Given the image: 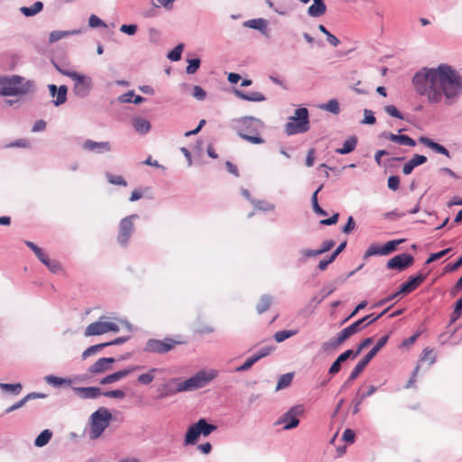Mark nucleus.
Masks as SVG:
<instances>
[{
  "instance_id": "41",
  "label": "nucleus",
  "mask_w": 462,
  "mask_h": 462,
  "mask_svg": "<svg viewBox=\"0 0 462 462\" xmlns=\"http://www.w3.org/2000/svg\"><path fill=\"white\" fill-rule=\"evenodd\" d=\"M106 177L109 183L114 185L126 186L125 180L121 175H114L112 173H106Z\"/></svg>"
},
{
  "instance_id": "35",
  "label": "nucleus",
  "mask_w": 462,
  "mask_h": 462,
  "mask_svg": "<svg viewBox=\"0 0 462 462\" xmlns=\"http://www.w3.org/2000/svg\"><path fill=\"white\" fill-rule=\"evenodd\" d=\"M51 436H52V433H51V430H44L36 438V439L34 441L35 446H37V447H43L44 445H46L50 441Z\"/></svg>"
},
{
  "instance_id": "60",
  "label": "nucleus",
  "mask_w": 462,
  "mask_h": 462,
  "mask_svg": "<svg viewBox=\"0 0 462 462\" xmlns=\"http://www.w3.org/2000/svg\"><path fill=\"white\" fill-rule=\"evenodd\" d=\"M335 244L336 243L333 240H325L322 243L321 248H319L320 254H322L331 250L334 247Z\"/></svg>"
},
{
  "instance_id": "64",
  "label": "nucleus",
  "mask_w": 462,
  "mask_h": 462,
  "mask_svg": "<svg viewBox=\"0 0 462 462\" xmlns=\"http://www.w3.org/2000/svg\"><path fill=\"white\" fill-rule=\"evenodd\" d=\"M355 228V221L353 219V217H349L347 219L346 224L344 226L342 231L346 234L350 233Z\"/></svg>"
},
{
  "instance_id": "52",
  "label": "nucleus",
  "mask_w": 462,
  "mask_h": 462,
  "mask_svg": "<svg viewBox=\"0 0 462 462\" xmlns=\"http://www.w3.org/2000/svg\"><path fill=\"white\" fill-rule=\"evenodd\" d=\"M385 112L395 118L403 119L402 113L393 105L385 106Z\"/></svg>"
},
{
  "instance_id": "54",
  "label": "nucleus",
  "mask_w": 462,
  "mask_h": 462,
  "mask_svg": "<svg viewBox=\"0 0 462 462\" xmlns=\"http://www.w3.org/2000/svg\"><path fill=\"white\" fill-rule=\"evenodd\" d=\"M388 188L392 190H397L400 186V178L398 176H390L388 178Z\"/></svg>"
},
{
  "instance_id": "50",
  "label": "nucleus",
  "mask_w": 462,
  "mask_h": 462,
  "mask_svg": "<svg viewBox=\"0 0 462 462\" xmlns=\"http://www.w3.org/2000/svg\"><path fill=\"white\" fill-rule=\"evenodd\" d=\"M461 310H462V297L457 300L455 304L454 311L451 315V322H455L457 319L461 316Z\"/></svg>"
},
{
  "instance_id": "63",
  "label": "nucleus",
  "mask_w": 462,
  "mask_h": 462,
  "mask_svg": "<svg viewBox=\"0 0 462 462\" xmlns=\"http://www.w3.org/2000/svg\"><path fill=\"white\" fill-rule=\"evenodd\" d=\"M355 436L356 434L354 430L346 429L343 433V439L346 442L353 443L355 440Z\"/></svg>"
},
{
  "instance_id": "18",
  "label": "nucleus",
  "mask_w": 462,
  "mask_h": 462,
  "mask_svg": "<svg viewBox=\"0 0 462 462\" xmlns=\"http://www.w3.org/2000/svg\"><path fill=\"white\" fill-rule=\"evenodd\" d=\"M83 149L97 153L106 152L111 150L109 142H95L92 140H87L83 143Z\"/></svg>"
},
{
  "instance_id": "6",
  "label": "nucleus",
  "mask_w": 462,
  "mask_h": 462,
  "mask_svg": "<svg viewBox=\"0 0 462 462\" xmlns=\"http://www.w3.org/2000/svg\"><path fill=\"white\" fill-rule=\"evenodd\" d=\"M112 418L110 411L106 408H100L91 415L90 438L95 439L101 436L108 427Z\"/></svg>"
},
{
  "instance_id": "12",
  "label": "nucleus",
  "mask_w": 462,
  "mask_h": 462,
  "mask_svg": "<svg viewBox=\"0 0 462 462\" xmlns=\"http://www.w3.org/2000/svg\"><path fill=\"white\" fill-rule=\"evenodd\" d=\"M403 241V239L392 240L382 246L377 244H372L366 250L365 254V258H368L374 255H388L391 253L394 252L396 250L397 245L402 244Z\"/></svg>"
},
{
  "instance_id": "37",
  "label": "nucleus",
  "mask_w": 462,
  "mask_h": 462,
  "mask_svg": "<svg viewBox=\"0 0 462 462\" xmlns=\"http://www.w3.org/2000/svg\"><path fill=\"white\" fill-rule=\"evenodd\" d=\"M297 330H281L274 334L273 337L276 342L281 343L285 339L297 334Z\"/></svg>"
},
{
  "instance_id": "59",
  "label": "nucleus",
  "mask_w": 462,
  "mask_h": 462,
  "mask_svg": "<svg viewBox=\"0 0 462 462\" xmlns=\"http://www.w3.org/2000/svg\"><path fill=\"white\" fill-rule=\"evenodd\" d=\"M376 119L372 111L365 109V118L363 120L364 124L374 125Z\"/></svg>"
},
{
  "instance_id": "17",
  "label": "nucleus",
  "mask_w": 462,
  "mask_h": 462,
  "mask_svg": "<svg viewBox=\"0 0 462 462\" xmlns=\"http://www.w3.org/2000/svg\"><path fill=\"white\" fill-rule=\"evenodd\" d=\"M137 369H139V366H131V367H127L125 369L117 371L114 374H111L104 377L100 381V383L101 384H109V383H115L116 381L121 380L122 378H125V376L129 375L130 374L136 371Z\"/></svg>"
},
{
  "instance_id": "43",
  "label": "nucleus",
  "mask_w": 462,
  "mask_h": 462,
  "mask_svg": "<svg viewBox=\"0 0 462 462\" xmlns=\"http://www.w3.org/2000/svg\"><path fill=\"white\" fill-rule=\"evenodd\" d=\"M43 264L53 273H57L62 270L61 264L56 260H51L49 258Z\"/></svg>"
},
{
  "instance_id": "10",
  "label": "nucleus",
  "mask_w": 462,
  "mask_h": 462,
  "mask_svg": "<svg viewBox=\"0 0 462 462\" xmlns=\"http://www.w3.org/2000/svg\"><path fill=\"white\" fill-rule=\"evenodd\" d=\"M109 331L118 332L119 326L114 322L98 320L89 324L87 327L84 335L86 337H91L102 335Z\"/></svg>"
},
{
  "instance_id": "22",
  "label": "nucleus",
  "mask_w": 462,
  "mask_h": 462,
  "mask_svg": "<svg viewBox=\"0 0 462 462\" xmlns=\"http://www.w3.org/2000/svg\"><path fill=\"white\" fill-rule=\"evenodd\" d=\"M49 89L51 97L56 96V99L54 100L55 106H60L65 103L68 88L66 86H60L58 89L57 87L53 84L49 85Z\"/></svg>"
},
{
  "instance_id": "49",
  "label": "nucleus",
  "mask_w": 462,
  "mask_h": 462,
  "mask_svg": "<svg viewBox=\"0 0 462 462\" xmlns=\"http://www.w3.org/2000/svg\"><path fill=\"white\" fill-rule=\"evenodd\" d=\"M102 395H104L106 397H109V398H114V399H124L125 396V393L122 390H113V391H106L104 393L102 392Z\"/></svg>"
},
{
  "instance_id": "16",
  "label": "nucleus",
  "mask_w": 462,
  "mask_h": 462,
  "mask_svg": "<svg viewBox=\"0 0 462 462\" xmlns=\"http://www.w3.org/2000/svg\"><path fill=\"white\" fill-rule=\"evenodd\" d=\"M426 276L419 274L414 277H410L407 282L402 284L398 293H410L416 290L425 280Z\"/></svg>"
},
{
  "instance_id": "29",
  "label": "nucleus",
  "mask_w": 462,
  "mask_h": 462,
  "mask_svg": "<svg viewBox=\"0 0 462 462\" xmlns=\"http://www.w3.org/2000/svg\"><path fill=\"white\" fill-rule=\"evenodd\" d=\"M368 363L369 362L365 357L363 359H361L356 364L355 368L352 370V372H351L348 379L346 380V383H348L356 380L359 376V374L364 371V369L366 367Z\"/></svg>"
},
{
  "instance_id": "53",
  "label": "nucleus",
  "mask_w": 462,
  "mask_h": 462,
  "mask_svg": "<svg viewBox=\"0 0 462 462\" xmlns=\"http://www.w3.org/2000/svg\"><path fill=\"white\" fill-rule=\"evenodd\" d=\"M451 249L450 248H447L445 250H442L439 253H435V254H430V256L427 259L426 261V263L429 264L434 261H437L439 259H440L441 257H443L444 255H446Z\"/></svg>"
},
{
  "instance_id": "51",
  "label": "nucleus",
  "mask_w": 462,
  "mask_h": 462,
  "mask_svg": "<svg viewBox=\"0 0 462 462\" xmlns=\"http://www.w3.org/2000/svg\"><path fill=\"white\" fill-rule=\"evenodd\" d=\"M200 60L199 59H193L189 60V65L186 68V72L188 74L195 73L199 68Z\"/></svg>"
},
{
  "instance_id": "34",
  "label": "nucleus",
  "mask_w": 462,
  "mask_h": 462,
  "mask_svg": "<svg viewBox=\"0 0 462 462\" xmlns=\"http://www.w3.org/2000/svg\"><path fill=\"white\" fill-rule=\"evenodd\" d=\"M372 316L373 314L367 315L352 323L350 326L346 327L347 329L350 331L351 335H355L356 333L365 328L366 325L365 324V322Z\"/></svg>"
},
{
  "instance_id": "40",
  "label": "nucleus",
  "mask_w": 462,
  "mask_h": 462,
  "mask_svg": "<svg viewBox=\"0 0 462 462\" xmlns=\"http://www.w3.org/2000/svg\"><path fill=\"white\" fill-rule=\"evenodd\" d=\"M292 374H285L282 375L277 383L276 389L280 390L289 386L292 381Z\"/></svg>"
},
{
  "instance_id": "56",
  "label": "nucleus",
  "mask_w": 462,
  "mask_h": 462,
  "mask_svg": "<svg viewBox=\"0 0 462 462\" xmlns=\"http://www.w3.org/2000/svg\"><path fill=\"white\" fill-rule=\"evenodd\" d=\"M88 24L92 28L100 27V26H106L104 22L100 20L97 15L92 14L89 17Z\"/></svg>"
},
{
  "instance_id": "11",
  "label": "nucleus",
  "mask_w": 462,
  "mask_h": 462,
  "mask_svg": "<svg viewBox=\"0 0 462 462\" xmlns=\"http://www.w3.org/2000/svg\"><path fill=\"white\" fill-rule=\"evenodd\" d=\"M137 217L138 216L136 214H134L124 217L120 221L119 232L117 236L118 243L124 245L127 244L134 232V220L136 219Z\"/></svg>"
},
{
  "instance_id": "28",
  "label": "nucleus",
  "mask_w": 462,
  "mask_h": 462,
  "mask_svg": "<svg viewBox=\"0 0 462 462\" xmlns=\"http://www.w3.org/2000/svg\"><path fill=\"white\" fill-rule=\"evenodd\" d=\"M236 95L238 97H240L241 99L247 100V101L259 102V101L265 100L264 96L262 93H260V92L245 93L243 91L236 90Z\"/></svg>"
},
{
  "instance_id": "19",
  "label": "nucleus",
  "mask_w": 462,
  "mask_h": 462,
  "mask_svg": "<svg viewBox=\"0 0 462 462\" xmlns=\"http://www.w3.org/2000/svg\"><path fill=\"white\" fill-rule=\"evenodd\" d=\"M352 335L350 331L347 329V328H345L342 329L337 336L333 338L330 342H325L322 344V349L324 351H328L330 348L337 347L340 346L342 343H344L348 337H350Z\"/></svg>"
},
{
  "instance_id": "46",
  "label": "nucleus",
  "mask_w": 462,
  "mask_h": 462,
  "mask_svg": "<svg viewBox=\"0 0 462 462\" xmlns=\"http://www.w3.org/2000/svg\"><path fill=\"white\" fill-rule=\"evenodd\" d=\"M46 382L49 383V384H51L53 386H60L62 385L63 383H69V381L66 380V379H63V378H60V377H58V376H54V375H49V376H46Z\"/></svg>"
},
{
  "instance_id": "61",
  "label": "nucleus",
  "mask_w": 462,
  "mask_h": 462,
  "mask_svg": "<svg viewBox=\"0 0 462 462\" xmlns=\"http://www.w3.org/2000/svg\"><path fill=\"white\" fill-rule=\"evenodd\" d=\"M338 213H335L331 217L320 220V224L323 226L335 225L338 221Z\"/></svg>"
},
{
  "instance_id": "45",
  "label": "nucleus",
  "mask_w": 462,
  "mask_h": 462,
  "mask_svg": "<svg viewBox=\"0 0 462 462\" xmlns=\"http://www.w3.org/2000/svg\"><path fill=\"white\" fill-rule=\"evenodd\" d=\"M258 360H257V357L254 356V355H253L251 357H249L242 365L238 366L236 368V372H244V371H247L248 369H250L253 365L254 363H256Z\"/></svg>"
},
{
  "instance_id": "5",
  "label": "nucleus",
  "mask_w": 462,
  "mask_h": 462,
  "mask_svg": "<svg viewBox=\"0 0 462 462\" xmlns=\"http://www.w3.org/2000/svg\"><path fill=\"white\" fill-rule=\"evenodd\" d=\"M284 128L288 135L307 132L310 128L308 109L305 107L296 109L294 116L289 118Z\"/></svg>"
},
{
  "instance_id": "44",
  "label": "nucleus",
  "mask_w": 462,
  "mask_h": 462,
  "mask_svg": "<svg viewBox=\"0 0 462 462\" xmlns=\"http://www.w3.org/2000/svg\"><path fill=\"white\" fill-rule=\"evenodd\" d=\"M325 110L329 111L335 115H337L340 111L339 104L336 99L329 100L327 104L322 106Z\"/></svg>"
},
{
  "instance_id": "55",
  "label": "nucleus",
  "mask_w": 462,
  "mask_h": 462,
  "mask_svg": "<svg viewBox=\"0 0 462 462\" xmlns=\"http://www.w3.org/2000/svg\"><path fill=\"white\" fill-rule=\"evenodd\" d=\"M137 31V26L135 24H123L120 27V32L126 33L128 35H134Z\"/></svg>"
},
{
  "instance_id": "15",
  "label": "nucleus",
  "mask_w": 462,
  "mask_h": 462,
  "mask_svg": "<svg viewBox=\"0 0 462 462\" xmlns=\"http://www.w3.org/2000/svg\"><path fill=\"white\" fill-rule=\"evenodd\" d=\"M113 363H115L113 357L99 358L88 368V372L91 374H102L107 371Z\"/></svg>"
},
{
  "instance_id": "58",
  "label": "nucleus",
  "mask_w": 462,
  "mask_h": 462,
  "mask_svg": "<svg viewBox=\"0 0 462 462\" xmlns=\"http://www.w3.org/2000/svg\"><path fill=\"white\" fill-rule=\"evenodd\" d=\"M410 162L414 167L421 165L427 162V157L424 155L415 154Z\"/></svg>"
},
{
  "instance_id": "9",
  "label": "nucleus",
  "mask_w": 462,
  "mask_h": 462,
  "mask_svg": "<svg viewBox=\"0 0 462 462\" xmlns=\"http://www.w3.org/2000/svg\"><path fill=\"white\" fill-rule=\"evenodd\" d=\"M181 341L166 337L163 340L149 339L145 346V350L152 353L165 354L173 349Z\"/></svg>"
},
{
  "instance_id": "62",
  "label": "nucleus",
  "mask_w": 462,
  "mask_h": 462,
  "mask_svg": "<svg viewBox=\"0 0 462 462\" xmlns=\"http://www.w3.org/2000/svg\"><path fill=\"white\" fill-rule=\"evenodd\" d=\"M372 343H373V337H367V338L364 339V340L360 343V345L358 346L357 350H356V352L355 353V356H358L364 348L367 347V346H370Z\"/></svg>"
},
{
  "instance_id": "14",
  "label": "nucleus",
  "mask_w": 462,
  "mask_h": 462,
  "mask_svg": "<svg viewBox=\"0 0 462 462\" xmlns=\"http://www.w3.org/2000/svg\"><path fill=\"white\" fill-rule=\"evenodd\" d=\"M414 258L410 254H401L393 256L387 263V268L402 271L413 263Z\"/></svg>"
},
{
  "instance_id": "31",
  "label": "nucleus",
  "mask_w": 462,
  "mask_h": 462,
  "mask_svg": "<svg viewBox=\"0 0 462 462\" xmlns=\"http://www.w3.org/2000/svg\"><path fill=\"white\" fill-rule=\"evenodd\" d=\"M42 397H44V394H40V393H29L24 398H23L22 400H20L14 405L10 406L6 410V412H11L14 410H17V409L23 407L25 404V402L29 400L35 399V398H42Z\"/></svg>"
},
{
  "instance_id": "57",
  "label": "nucleus",
  "mask_w": 462,
  "mask_h": 462,
  "mask_svg": "<svg viewBox=\"0 0 462 462\" xmlns=\"http://www.w3.org/2000/svg\"><path fill=\"white\" fill-rule=\"evenodd\" d=\"M193 97L199 100H203L206 97V91L199 86H194Z\"/></svg>"
},
{
  "instance_id": "24",
  "label": "nucleus",
  "mask_w": 462,
  "mask_h": 462,
  "mask_svg": "<svg viewBox=\"0 0 462 462\" xmlns=\"http://www.w3.org/2000/svg\"><path fill=\"white\" fill-rule=\"evenodd\" d=\"M386 138L393 143H399L401 145H406L413 147L416 145L415 141L408 135L405 134H388Z\"/></svg>"
},
{
  "instance_id": "42",
  "label": "nucleus",
  "mask_w": 462,
  "mask_h": 462,
  "mask_svg": "<svg viewBox=\"0 0 462 462\" xmlns=\"http://www.w3.org/2000/svg\"><path fill=\"white\" fill-rule=\"evenodd\" d=\"M183 51V44L177 45L169 54L167 55L168 59L172 61H178L181 58V53Z\"/></svg>"
},
{
  "instance_id": "13",
  "label": "nucleus",
  "mask_w": 462,
  "mask_h": 462,
  "mask_svg": "<svg viewBox=\"0 0 462 462\" xmlns=\"http://www.w3.org/2000/svg\"><path fill=\"white\" fill-rule=\"evenodd\" d=\"M304 411V407L302 405H297L290 409L279 420V423H284V430H291L296 428L300 420L298 416L302 414Z\"/></svg>"
},
{
  "instance_id": "48",
  "label": "nucleus",
  "mask_w": 462,
  "mask_h": 462,
  "mask_svg": "<svg viewBox=\"0 0 462 462\" xmlns=\"http://www.w3.org/2000/svg\"><path fill=\"white\" fill-rule=\"evenodd\" d=\"M69 33H70L69 32H65V31H53L50 34L49 41L51 43L56 42L58 41H60V39H62L63 37L69 35Z\"/></svg>"
},
{
  "instance_id": "2",
  "label": "nucleus",
  "mask_w": 462,
  "mask_h": 462,
  "mask_svg": "<svg viewBox=\"0 0 462 462\" xmlns=\"http://www.w3.org/2000/svg\"><path fill=\"white\" fill-rule=\"evenodd\" d=\"M261 126V121L252 116H245L234 121V128L239 136L254 144L264 143V140L258 135Z\"/></svg>"
},
{
  "instance_id": "38",
  "label": "nucleus",
  "mask_w": 462,
  "mask_h": 462,
  "mask_svg": "<svg viewBox=\"0 0 462 462\" xmlns=\"http://www.w3.org/2000/svg\"><path fill=\"white\" fill-rule=\"evenodd\" d=\"M420 361L427 362L429 365H432L436 361V356L432 349L426 347L422 351Z\"/></svg>"
},
{
  "instance_id": "1",
  "label": "nucleus",
  "mask_w": 462,
  "mask_h": 462,
  "mask_svg": "<svg viewBox=\"0 0 462 462\" xmlns=\"http://www.w3.org/2000/svg\"><path fill=\"white\" fill-rule=\"evenodd\" d=\"M411 83L415 92L433 105L444 102L450 106L462 94V75L445 63L436 68H421L412 77Z\"/></svg>"
},
{
  "instance_id": "36",
  "label": "nucleus",
  "mask_w": 462,
  "mask_h": 462,
  "mask_svg": "<svg viewBox=\"0 0 462 462\" xmlns=\"http://www.w3.org/2000/svg\"><path fill=\"white\" fill-rule=\"evenodd\" d=\"M108 343H101L97 345L91 346L88 347L83 353H82V358L86 359L87 357L93 356L97 354L101 349L105 348L106 346H108Z\"/></svg>"
},
{
  "instance_id": "32",
  "label": "nucleus",
  "mask_w": 462,
  "mask_h": 462,
  "mask_svg": "<svg viewBox=\"0 0 462 462\" xmlns=\"http://www.w3.org/2000/svg\"><path fill=\"white\" fill-rule=\"evenodd\" d=\"M133 125L134 129L141 134H146L151 129L150 122L143 118H135L133 122Z\"/></svg>"
},
{
  "instance_id": "3",
  "label": "nucleus",
  "mask_w": 462,
  "mask_h": 462,
  "mask_svg": "<svg viewBox=\"0 0 462 462\" xmlns=\"http://www.w3.org/2000/svg\"><path fill=\"white\" fill-rule=\"evenodd\" d=\"M19 76L0 77V96H18L29 91L30 83Z\"/></svg>"
},
{
  "instance_id": "30",
  "label": "nucleus",
  "mask_w": 462,
  "mask_h": 462,
  "mask_svg": "<svg viewBox=\"0 0 462 462\" xmlns=\"http://www.w3.org/2000/svg\"><path fill=\"white\" fill-rule=\"evenodd\" d=\"M272 303H273L272 296H270V295H263V296H261V298L259 299V301H258V303L256 305V311L259 314L263 313L264 311H266L270 308Z\"/></svg>"
},
{
  "instance_id": "21",
  "label": "nucleus",
  "mask_w": 462,
  "mask_h": 462,
  "mask_svg": "<svg viewBox=\"0 0 462 462\" xmlns=\"http://www.w3.org/2000/svg\"><path fill=\"white\" fill-rule=\"evenodd\" d=\"M74 391L83 399H95L102 395V391L98 387H76Z\"/></svg>"
},
{
  "instance_id": "26",
  "label": "nucleus",
  "mask_w": 462,
  "mask_h": 462,
  "mask_svg": "<svg viewBox=\"0 0 462 462\" xmlns=\"http://www.w3.org/2000/svg\"><path fill=\"white\" fill-rule=\"evenodd\" d=\"M356 143L357 138L356 136H350L344 142L343 146L337 149L336 152L339 154H347L355 150Z\"/></svg>"
},
{
  "instance_id": "23",
  "label": "nucleus",
  "mask_w": 462,
  "mask_h": 462,
  "mask_svg": "<svg viewBox=\"0 0 462 462\" xmlns=\"http://www.w3.org/2000/svg\"><path fill=\"white\" fill-rule=\"evenodd\" d=\"M327 7L323 0H313L308 8V14L311 17H319L326 13Z\"/></svg>"
},
{
  "instance_id": "47",
  "label": "nucleus",
  "mask_w": 462,
  "mask_h": 462,
  "mask_svg": "<svg viewBox=\"0 0 462 462\" xmlns=\"http://www.w3.org/2000/svg\"><path fill=\"white\" fill-rule=\"evenodd\" d=\"M0 387L3 390L10 391L15 394H18L22 390L21 383H0Z\"/></svg>"
},
{
  "instance_id": "25",
  "label": "nucleus",
  "mask_w": 462,
  "mask_h": 462,
  "mask_svg": "<svg viewBox=\"0 0 462 462\" xmlns=\"http://www.w3.org/2000/svg\"><path fill=\"white\" fill-rule=\"evenodd\" d=\"M244 25L248 28L255 29L267 35L268 22L263 18L252 19L245 22Z\"/></svg>"
},
{
  "instance_id": "33",
  "label": "nucleus",
  "mask_w": 462,
  "mask_h": 462,
  "mask_svg": "<svg viewBox=\"0 0 462 462\" xmlns=\"http://www.w3.org/2000/svg\"><path fill=\"white\" fill-rule=\"evenodd\" d=\"M42 7H43L42 3L38 1V2H35L30 7H26V6L21 7L20 11L25 16H32V15L38 14L39 12H41Z\"/></svg>"
},
{
  "instance_id": "27",
  "label": "nucleus",
  "mask_w": 462,
  "mask_h": 462,
  "mask_svg": "<svg viewBox=\"0 0 462 462\" xmlns=\"http://www.w3.org/2000/svg\"><path fill=\"white\" fill-rule=\"evenodd\" d=\"M388 339H389V336L388 335L382 337L377 341L375 346H374V347L365 356V358L368 362H370L374 358V356L381 350V348H383L385 346V344L387 343Z\"/></svg>"
},
{
  "instance_id": "7",
  "label": "nucleus",
  "mask_w": 462,
  "mask_h": 462,
  "mask_svg": "<svg viewBox=\"0 0 462 462\" xmlns=\"http://www.w3.org/2000/svg\"><path fill=\"white\" fill-rule=\"evenodd\" d=\"M216 430L217 427L215 425L208 423L205 419H200L188 429L184 443L185 445H193L200 435L207 437Z\"/></svg>"
},
{
  "instance_id": "4",
  "label": "nucleus",
  "mask_w": 462,
  "mask_h": 462,
  "mask_svg": "<svg viewBox=\"0 0 462 462\" xmlns=\"http://www.w3.org/2000/svg\"><path fill=\"white\" fill-rule=\"evenodd\" d=\"M217 370H200L195 375L179 383L177 390L179 392L192 391L199 389L208 384L217 376Z\"/></svg>"
},
{
  "instance_id": "39",
  "label": "nucleus",
  "mask_w": 462,
  "mask_h": 462,
  "mask_svg": "<svg viewBox=\"0 0 462 462\" xmlns=\"http://www.w3.org/2000/svg\"><path fill=\"white\" fill-rule=\"evenodd\" d=\"M156 372L155 368L151 369L148 373L142 374L138 377V382L142 384H149L151 383L154 379V373Z\"/></svg>"
},
{
  "instance_id": "20",
  "label": "nucleus",
  "mask_w": 462,
  "mask_h": 462,
  "mask_svg": "<svg viewBox=\"0 0 462 462\" xmlns=\"http://www.w3.org/2000/svg\"><path fill=\"white\" fill-rule=\"evenodd\" d=\"M419 142L435 152L442 154L447 158H451L450 152L448 151V149H446L443 145L432 141L429 137L420 136L419 138Z\"/></svg>"
},
{
  "instance_id": "8",
  "label": "nucleus",
  "mask_w": 462,
  "mask_h": 462,
  "mask_svg": "<svg viewBox=\"0 0 462 462\" xmlns=\"http://www.w3.org/2000/svg\"><path fill=\"white\" fill-rule=\"evenodd\" d=\"M68 77L74 81L73 92L79 97H87L92 88V80L88 76L76 73H68Z\"/></svg>"
}]
</instances>
